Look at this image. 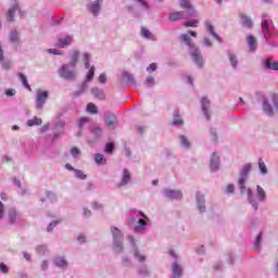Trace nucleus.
<instances>
[{"label": "nucleus", "instance_id": "obj_28", "mask_svg": "<svg viewBox=\"0 0 278 278\" xmlns=\"http://www.w3.org/2000/svg\"><path fill=\"white\" fill-rule=\"evenodd\" d=\"M54 263L60 268H66V266H68V264L66 263V260H64V257H56Z\"/></svg>", "mask_w": 278, "mask_h": 278}, {"label": "nucleus", "instance_id": "obj_50", "mask_svg": "<svg viewBox=\"0 0 278 278\" xmlns=\"http://www.w3.org/2000/svg\"><path fill=\"white\" fill-rule=\"evenodd\" d=\"M148 73H153L155 71H157V64L152 63L150 64V66L147 68Z\"/></svg>", "mask_w": 278, "mask_h": 278}, {"label": "nucleus", "instance_id": "obj_23", "mask_svg": "<svg viewBox=\"0 0 278 278\" xmlns=\"http://www.w3.org/2000/svg\"><path fill=\"white\" fill-rule=\"evenodd\" d=\"M205 27H206V31L211 33V36H213V38H215L216 40H220L218 35L215 34L214 26L212 25V23L206 22Z\"/></svg>", "mask_w": 278, "mask_h": 278}, {"label": "nucleus", "instance_id": "obj_11", "mask_svg": "<svg viewBox=\"0 0 278 278\" xmlns=\"http://www.w3.org/2000/svg\"><path fill=\"white\" fill-rule=\"evenodd\" d=\"M180 8H184V10H188L189 14H194V7H192V3H190V0H180Z\"/></svg>", "mask_w": 278, "mask_h": 278}, {"label": "nucleus", "instance_id": "obj_29", "mask_svg": "<svg viewBox=\"0 0 278 278\" xmlns=\"http://www.w3.org/2000/svg\"><path fill=\"white\" fill-rule=\"evenodd\" d=\"M87 112H89V114H99V109L97 108V105L94 103H88Z\"/></svg>", "mask_w": 278, "mask_h": 278}, {"label": "nucleus", "instance_id": "obj_9", "mask_svg": "<svg viewBox=\"0 0 278 278\" xmlns=\"http://www.w3.org/2000/svg\"><path fill=\"white\" fill-rule=\"evenodd\" d=\"M72 42H73V37L66 36L63 39L58 40L56 47L64 49V47H68V45H72Z\"/></svg>", "mask_w": 278, "mask_h": 278}, {"label": "nucleus", "instance_id": "obj_18", "mask_svg": "<svg viewBox=\"0 0 278 278\" xmlns=\"http://www.w3.org/2000/svg\"><path fill=\"white\" fill-rule=\"evenodd\" d=\"M8 214L9 222L12 224L16 223V218H18V213L16 212V208H10Z\"/></svg>", "mask_w": 278, "mask_h": 278}, {"label": "nucleus", "instance_id": "obj_42", "mask_svg": "<svg viewBox=\"0 0 278 278\" xmlns=\"http://www.w3.org/2000/svg\"><path fill=\"white\" fill-rule=\"evenodd\" d=\"M85 68H90V54H84Z\"/></svg>", "mask_w": 278, "mask_h": 278}, {"label": "nucleus", "instance_id": "obj_53", "mask_svg": "<svg viewBox=\"0 0 278 278\" xmlns=\"http://www.w3.org/2000/svg\"><path fill=\"white\" fill-rule=\"evenodd\" d=\"M2 68L10 71V68H12V63L10 61L2 63Z\"/></svg>", "mask_w": 278, "mask_h": 278}, {"label": "nucleus", "instance_id": "obj_44", "mask_svg": "<svg viewBox=\"0 0 278 278\" xmlns=\"http://www.w3.org/2000/svg\"><path fill=\"white\" fill-rule=\"evenodd\" d=\"M71 153L73 157H77V155H81V150H79V148L74 147L71 149Z\"/></svg>", "mask_w": 278, "mask_h": 278}, {"label": "nucleus", "instance_id": "obj_47", "mask_svg": "<svg viewBox=\"0 0 278 278\" xmlns=\"http://www.w3.org/2000/svg\"><path fill=\"white\" fill-rule=\"evenodd\" d=\"M48 53H52L53 55H64V52L58 49H48Z\"/></svg>", "mask_w": 278, "mask_h": 278}, {"label": "nucleus", "instance_id": "obj_41", "mask_svg": "<svg viewBox=\"0 0 278 278\" xmlns=\"http://www.w3.org/2000/svg\"><path fill=\"white\" fill-rule=\"evenodd\" d=\"M91 132L93 134V136H97L99 138L100 136L103 135V129L96 127V128H92Z\"/></svg>", "mask_w": 278, "mask_h": 278}, {"label": "nucleus", "instance_id": "obj_16", "mask_svg": "<svg viewBox=\"0 0 278 278\" xmlns=\"http://www.w3.org/2000/svg\"><path fill=\"white\" fill-rule=\"evenodd\" d=\"M17 76L20 77L24 88H26V90H29V92H31V86L29 85V81L27 80V76H25L23 73H18Z\"/></svg>", "mask_w": 278, "mask_h": 278}, {"label": "nucleus", "instance_id": "obj_45", "mask_svg": "<svg viewBox=\"0 0 278 278\" xmlns=\"http://www.w3.org/2000/svg\"><path fill=\"white\" fill-rule=\"evenodd\" d=\"M230 60V64L233 68H236V66H238V58H236V55H230L229 56Z\"/></svg>", "mask_w": 278, "mask_h": 278}, {"label": "nucleus", "instance_id": "obj_60", "mask_svg": "<svg viewBox=\"0 0 278 278\" xmlns=\"http://www.w3.org/2000/svg\"><path fill=\"white\" fill-rule=\"evenodd\" d=\"M112 233H113L114 238H116V236H121V230L118 228H113Z\"/></svg>", "mask_w": 278, "mask_h": 278}, {"label": "nucleus", "instance_id": "obj_1", "mask_svg": "<svg viewBox=\"0 0 278 278\" xmlns=\"http://www.w3.org/2000/svg\"><path fill=\"white\" fill-rule=\"evenodd\" d=\"M251 163H247L245 165H243L238 180V186L241 191V194H244V192H247L248 199L250 200L253 197V192L251 191V189H247V186H244V184H247V180L249 179V173H251Z\"/></svg>", "mask_w": 278, "mask_h": 278}, {"label": "nucleus", "instance_id": "obj_25", "mask_svg": "<svg viewBox=\"0 0 278 278\" xmlns=\"http://www.w3.org/2000/svg\"><path fill=\"white\" fill-rule=\"evenodd\" d=\"M147 228V220L144 219H139L137 226L135 227V231H144Z\"/></svg>", "mask_w": 278, "mask_h": 278}, {"label": "nucleus", "instance_id": "obj_14", "mask_svg": "<svg viewBox=\"0 0 278 278\" xmlns=\"http://www.w3.org/2000/svg\"><path fill=\"white\" fill-rule=\"evenodd\" d=\"M91 94H93V97H96V99H99L100 101H105V93L99 88H92Z\"/></svg>", "mask_w": 278, "mask_h": 278}, {"label": "nucleus", "instance_id": "obj_37", "mask_svg": "<svg viewBox=\"0 0 278 278\" xmlns=\"http://www.w3.org/2000/svg\"><path fill=\"white\" fill-rule=\"evenodd\" d=\"M10 40L16 45L18 42V33L16 30L12 31L10 35Z\"/></svg>", "mask_w": 278, "mask_h": 278}, {"label": "nucleus", "instance_id": "obj_52", "mask_svg": "<svg viewBox=\"0 0 278 278\" xmlns=\"http://www.w3.org/2000/svg\"><path fill=\"white\" fill-rule=\"evenodd\" d=\"M4 214H5V205H3V202L0 201V219L3 218Z\"/></svg>", "mask_w": 278, "mask_h": 278}, {"label": "nucleus", "instance_id": "obj_24", "mask_svg": "<svg viewBox=\"0 0 278 278\" xmlns=\"http://www.w3.org/2000/svg\"><path fill=\"white\" fill-rule=\"evenodd\" d=\"M218 155L216 153L213 154L211 159V168L212 170H218Z\"/></svg>", "mask_w": 278, "mask_h": 278}, {"label": "nucleus", "instance_id": "obj_49", "mask_svg": "<svg viewBox=\"0 0 278 278\" xmlns=\"http://www.w3.org/2000/svg\"><path fill=\"white\" fill-rule=\"evenodd\" d=\"M105 153H113L114 151V143H106V147H105Z\"/></svg>", "mask_w": 278, "mask_h": 278}, {"label": "nucleus", "instance_id": "obj_22", "mask_svg": "<svg viewBox=\"0 0 278 278\" xmlns=\"http://www.w3.org/2000/svg\"><path fill=\"white\" fill-rule=\"evenodd\" d=\"M28 127H36L38 125H42V118L34 117L27 121Z\"/></svg>", "mask_w": 278, "mask_h": 278}, {"label": "nucleus", "instance_id": "obj_26", "mask_svg": "<svg viewBox=\"0 0 278 278\" xmlns=\"http://www.w3.org/2000/svg\"><path fill=\"white\" fill-rule=\"evenodd\" d=\"M263 110L268 114V116H273V106L268 103V100H264L263 102Z\"/></svg>", "mask_w": 278, "mask_h": 278}, {"label": "nucleus", "instance_id": "obj_38", "mask_svg": "<svg viewBox=\"0 0 278 278\" xmlns=\"http://www.w3.org/2000/svg\"><path fill=\"white\" fill-rule=\"evenodd\" d=\"M198 207H199L200 212H205V201L199 199V195H198Z\"/></svg>", "mask_w": 278, "mask_h": 278}, {"label": "nucleus", "instance_id": "obj_12", "mask_svg": "<svg viewBox=\"0 0 278 278\" xmlns=\"http://www.w3.org/2000/svg\"><path fill=\"white\" fill-rule=\"evenodd\" d=\"M210 101L207 98H202V111L203 114L206 116L207 121H210Z\"/></svg>", "mask_w": 278, "mask_h": 278}, {"label": "nucleus", "instance_id": "obj_40", "mask_svg": "<svg viewBox=\"0 0 278 278\" xmlns=\"http://www.w3.org/2000/svg\"><path fill=\"white\" fill-rule=\"evenodd\" d=\"M146 86H149L150 88H152V86H155V78H153V76H149L146 79Z\"/></svg>", "mask_w": 278, "mask_h": 278}, {"label": "nucleus", "instance_id": "obj_27", "mask_svg": "<svg viewBox=\"0 0 278 278\" xmlns=\"http://www.w3.org/2000/svg\"><path fill=\"white\" fill-rule=\"evenodd\" d=\"M141 35L143 36V38H148V40H155V36L144 27L141 28Z\"/></svg>", "mask_w": 278, "mask_h": 278}, {"label": "nucleus", "instance_id": "obj_20", "mask_svg": "<svg viewBox=\"0 0 278 278\" xmlns=\"http://www.w3.org/2000/svg\"><path fill=\"white\" fill-rule=\"evenodd\" d=\"M168 18L173 23H175L176 21H181V18H184V12L172 13V14H169Z\"/></svg>", "mask_w": 278, "mask_h": 278}, {"label": "nucleus", "instance_id": "obj_56", "mask_svg": "<svg viewBox=\"0 0 278 278\" xmlns=\"http://www.w3.org/2000/svg\"><path fill=\"white\" fill-rule=\"evenodd\" d=\"M79 244H85L86 243V236L79 235L77 238Z\"/></svg>", "mask_w": 278, "mask_h": 278}, {"label": "nucleus", "instance_id": "obj_7", "mask_svg": "<svg viewBox=\"0 0 278 278\" xmlns=\"http://www.w3.org/2000/svg\"><path fill=\"white\" fill-rule=\"evenodd\" d=\"M70 65L75 68V66H77V62H79V50L74 49L71 51L70 53Z\"/></svg>", "mask_w": 278, "mask_h": 278}, {"label": "nucleus", "instance_id": "obj_31", "mask_svg": "<svg viewBox=\"0 0 278 278\" xmlns=\"http://www.w3.org/2000/svg\"><path fill=\"white\" fill-rule=\"evenodd\" d=\"M258 168H260L262 175H266V173H268V168L266 167V163H264V160H262V159L258 160Z\"/></svg>", "mask_w": 278, "mask_h": 278}, {"label": "nucleus", "instance_id": "obj_10", "mask_svg": "<svg viewBox=\"0 0 278 278\" xmlns=\"http://www.w3.org/2000/svg\"><path fill=\"white\" fill-rule=\"evenodd\" d=\"M241 23L243 27H247L248 29L253 28V21L251 20L250 16H247L244 14H240Z\"/></svg>", "mask_w": 278, "mask_h": 278}, {"label": "nucleus", "instance_id": "obj_32", "mask_svg": "<svg viewBox=\"0 0 278 278\" xmlns=\"http://www.w3.org/2000/svg\"><path fill=\"white\" fill-rule=\"evenodd\" d=\"M94 160L97 164H105L108 162L101 153L96 154Z\"/></svg>", "mask_w": 278, "mask_h": 278}, {"label": "nucleus", "instance_id": "obj_64", "mask_svg": "<svg viewBox=\"0 0 278 278\" xmlns=\"http://www.w3.org/2000/svg\"><path fill=\"white\" fill-rule=\"evenodd\" d=\"M92 213L88 208H84V216H90Z\"/></svg>", "mask_w": 278, "mask_h": 278}, {"label": "nucleus", "instance_id": "obj_48", "mask_svg": "<svg viewBox=\"0 0 278 278\" xmlns=\"http://www.w3.org/2000/svg\"><path fill=\"white\" fill-rule=\"evenodd\" d=\"M88 121H90L88 117H81L78 119V127L83 128L84 125H86V123H88Z\"/></svg>", "mask_w": 278, "mask_h": 278}, {"label": "nucleus", "instance_id": "obj_57", "mask_svg": "<svg viewBox=\"0 0 278 278\" xmlns=\"http://www.w3.org/2000/svg\"><path fill=\"white\" fill-rule=\"evenodd\" d=\"M7 97H14L16 94V91L14 89H8L5 91Z\"/></svg>", "mask_w": 278, "mask_h": 278}, {"label": "nucleus", "instance_id": "obj_54", "mask_svg": "<svg viewBox=\"0 0 278 278\" xmlns=\"http://www.w3.org/2000/svg\"><path fill=\"white\" fill-rule=\"evenodd\" d=\"M99 81L100 84H105L108 81V76H105V74H100Z\"/></svg>", "mask_w": 278, "mask_h": 278}, {"label": "nucleus", "instance_id": "obj_58", "mask_svg": "<svg viewBox=\"0 0 278 278\" xmlns=\"http://www.w3.org/2000/svg\"><path fill=\"white\" fill-rule=\"evenodd\" d=\"M173 125H184V119L177 117V118H175V119L173 121Z\"/></svg>", "mask_w": 278, "mask_h": 278}, {"label": "nucleus", "instance_id": "obj_39", "mask_svg": "<svg viewBox=\"0 0 278 278\" xmlns=\"http://www.w3.org/2000/svg\"><path fill=\"white\" fill-rule=\"evenodd\" d=\"M134 255H135V257H137V260H139V262H144V260H147V257L144 255L140 254L138 249H135Z\"/></svg>", "mask_w": 278, "mask_h": 278}, {"label": "nucleus", "instance_id": "obj_43", "mask_svg": "<svg viewBox=\"0 0 278 278\" xmlns=\"http://www.w3.org/2000/svg\"><path fill=\"white\" fill-rule=\"evenodd\" d=\"M180 142L182 144V147H190V141L188 140V138L186 136H180Z\"/></svg>", "mask_w": 278, "mask_h": 278}, {"label": "nucleus", "instance_id": "obj_51", "mask_svg": "<svg viewBox=\"0 0 278 278\" xmlns=\"http://www.w3.org/2000/svg\"><path fill=\"white\" fill-rule=\"evenodd\" d=\"M262 232L258 233V236L256 237V241H255V249H260V244L262 242Z\"/></svg>", "mask_w": 278, "mask_h": 278}, {"label": "nucleus", "instance_id": "obj_5", "mask_svg": "<svg viewBox=\"0 0 278 278\" xmlns=\"http://www.w3.org/2000/svg\"><path fill=\"white\" fill-rule=\"evenodd\" d=\"M271 25H273V20H270V18L262 20L261 27H262L264 38H270V26Z\"/></svg>", "mask_w": 278, "mask_h": 278}, {"label": "nucleus", "instance_id": "obj_4", "mask_svg": "<svg viewBox=\"0 0 278 278\" xmlns=\"http://www.w3.org/2000/svg\"><path fill=\"white\" fill-rule=\"evenodd\" d=\"M47 99H49V92L48 91L37 92V97H36V108H37V110H42L45 103L47 102Z\"/></svg>", "mask_w": 278, "mask_h": 278}, {"label": "nucleus", "instance_id": "obj_6", "mask_svg": "<svg viewBox=\"0 0 278 278\" xmlns=\"http://www.w3.org/2000/svg\"><path fill=\"white\" fill-rule=\"evenodd\" d=\"M102 3H103V0H96L94 2L90 3L88 5L89 12H91L93 16H99V12H101Z\"/></svg>", "mask_w": 278, "mask_h": 278}, {"label": "nucleus", "instance_id": "obj_15", "mask_svg": "<svg viewBox=\"0 0 278 278\" xmlns=\"http://www.w3.org/2000/svg\"><path fill=\"white\" fill-rule=\"evenodd\" d=\"M247 42L250 47V51H255V49H257V39H255L253 35L247 37Z\"/></svg>", "mask_w": 278, "mask_h": 278}, {"label": "nucleus", "instance_id": "obj_13", "mask_svg": "<svg viewBox=\"0 0 278 278\" xmlns=\"http://www.w3.org/2000/svg\"><path fill=\"white\" fill-rule=\"evenodd\" d=\"M17 10H18V4H14L11 9H9L7 13V21L9 23H12L14 21V15L16 14Z\"/></svg>", "mask_w": 278, "mask_h": 278}, {"label": "nucleus", "instance_id": "obj_8", "mask_svg": "<svg viewBox=\"0 0 278 278\" xmlns=\"http://www.w3.org/2000/svg\"><path fill=\"white\" fill-rule=\"evenodd\" d=\"M164 194L167 199H181V197H184V194H181V191L172 189H165Z\"/></svg>", "mask_w": 278, "mask_h": 278}, {"label": "nucleus", "instance_id": "obj_46", "mask_svg": "<svg viewBox=\"0 0 278 278\" xmlns=\"http://www.w3.org/2000/svg\"><path fill=\"white\" fill-rule=\"evenodd\" d=\"M0 270L4 275H8V273H10V268H8V265H5L4 263H0Z\"/></svg>", "mask_w": 278, "mask_h": 278}, {"label": "nucleus", "instance_id": "obj_3", "mask_svg": "<svg viewBox=\"0 0 278 278\" xmlns=\"http://www.w3.org/2000/svg\"><path fill=\"white\" fill-rule=\"evenodd\" d=\"M59 75L67 81H75L77 79V70L71 66V64H63L59 68Z\"/></svg>", "mask_w": 278, "mask_h": 278}, {"label": "nucleus", "instance_id": "obj_17", "mask_svg": "<svg viewBox=\"0 0 278 278\" xmlns=\"http://www.w3.org/2000/svg\"><path fill=\"white\" fill-rule=\"evenodd\" d=\"M130 180H131V174H129V170L124 169L123 178L119 186H127V184H129Z\"/></svg>", "mask_w": 278, "mask_h": 278}, {"label": "nucleus", "instance_id": "obj_33", "mask_svg": "<svg viewBox=\"0 0 278 278\" xmlns=\"http://www.w3.org/2000/svg\"><path fill=\"white\" fill-rule=\"evenodd\" d=\"M92 79H94V66L90 67L86 75V81H92Z\"/></svg>", "mask_w": 278, "mask_h": 278}, {"label": "nucleus", "instance_id": "obj_36", "mask_svg": "<svg viewBox=\"0 0 278 278\" xmlns=\"http://www.w3.org/2000/svg\"><path fill=\"white\" fill-rule=\"evenodd\" d=\"M199 25V20H190L185 22V27H197Z\"/></svg>", "mask_w": 278, "mask_h": 278}, {"label": "nucleus", "instance_id": "obj_21", "mask_svg": "<svg viewBox=\"0 0 278 278\" xmlns=\"http://www.w3.org/2000/svg\"><path fill=\"white\" fill-rule=\"evenodd\" d=\"M265 68H271V71H278V62H273V60L267 59L265 61Z\"/></svg>", "mask_w": 278, "mask_h": 278}, {"label": "nucleus", "instance_id": "obj_55", "mask_svg": "<svg viewBox=\"0 0 278 278\" xmlns=\"http://www.w3.org/2000/svg\"><path fill=\"white\" fill-rule=\"evenodd\" d=\"M58 223H60V220L59 222H52V223H50L49 224V226H48V231H53V228L58 225Z\"/></svg>", "mask_w": 278, "mask_h": 278}, {"label": "nucleus", "instance_id": "obj_63", "mask_svg": "<svg viewBox=\"0 0 278 278\" xmlns=\"http://www.w3.org/2000/svg\"><path fill=\"white\" fill-rule=\"evenodd\" d=\"M203 42L206 47H212V41H210V39L205 38Z\"/></svg>", "mask_w": 278, "mask_h": 278}, {"label": "nucleus", "instance_id": "obj_30", "mask_svg": "<svg viewBox=\"0 0 278 278\" xmlns=\"http://www.w3.org/2000/svg\"><path fill=\"white\" fill-rule=\"evenodd\" d=\"M105 123L108 127L114 129V125H116V117L115 116L105 117Z\"/></svg>", "mask_w": 278, "mask_h": 278}, {"label": "nucleus", "instance_id": "obj_61", "mask_svg": "<svg viewBox=\"0 0 278 278\" xmlns=\"http://www.w3.org/2000/svg\"><path fill=\"white\" fill-rule=\"evenodd\" d=\"M47 268H49V263H47V261H43L41 263V270H47Z\"/></svg>", "mask_w": 278, "mask_h": 278}, {"label": "nucleus", "instance_id": "obj_62", "mask_svg": "<svg viewBox=\"0 0 278 278\" xmlns=\"http://www.w3.org/2000/svg\"><path fill=\"white\" fill-rule=\"evenodd\" d=\"M273 101H274V104L278 106V93H274Z\"/></svg>", "mask_w": 278, "mask_h": 278}, {"label": "nucleus", "instance_id": "obj_19", "mask_svg": "<svg viewBox=\"0 0 278 278\" xmlns=\"http://www.w3.org/2000/svg\"><path fill=\"white\" fill-rule=\"evenodd\" d=\"M172 268H173L174 277L176 278L181 277L184 269L177 263H174Z\"/></svg>", "mask_w": 278, "mask_h": 278}, {"label": "nucleus", "instance_id": "obj_34", "mask_svg": "<svg viewBox=\"0 0 278 278\" xmlns=\"http://www.w3.org/2000/svg\"><path fill=\"white\" fill-rule=\"evenodd\" d=\"M74 173H75L77 179L84 180V179H87V177H88V176L84 173V170H81V169H74Z\"/></svg>", "mask_w": 278, "mask_h": 278}, {"label": "nucleus", "instance_id": "obj_59", "mask_svg": "<svg viewBox=\"0 0 278 278\" xmlns=\"http://www.w3.org/2000/svg\"><path fill=\"white\" fill-rule=\"evenodd\" d=\"M233 190H235L233 185H228L227 188H226V192H227L228 194L233 193Z\"/></svg>", "mask_w": 278, "mask_h": 278}, {"label": "nucleus", "instance_id": "obj_2", "mask_svg": "<svg viewBox=\"0 0 278 278\" xmlns=\"http://www.w3.org/2000/svg\"><path fill=\"white\" fill-rule=\"evenodd\" d=\"M181 40L188 45L189 49H191V58L193 62H195L200 67L203 66V56H201V51L198 50L197 47H194V43H192V38H190V35L184 34L180 36Z\"/></svg>", "mask_w": 278, "mask_h": 278}, {"label": "nucleus", "instance_id": "obj_35", "mask_svg": "<svg viewBox=\"0 0 278 278\" xmlns=\"http://www.w3.org/2000/svg\"><path fill=\"white\" fill-rule=\"evenodd\" d=\"M256 190H257L258 199L261 201H264V199H266V192L263 190L261 186H257Z\"/></svg>", "mask_w": 278, "mask_h": 278}]
</instances>
